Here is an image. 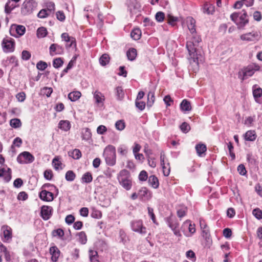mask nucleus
<instances>
[{
  "instance_id": "1",
  "label": "nucleus",
  "mask_w": 262,
  "mask_h": 262,
  "mask_svg": "<svg viewBox=\"0 0 262 262\" xmlns=\"http://www.w3.org/2000/svg\"><path fill=\"white\" fill-rule=\"evenodd\" d=\"M201 41V39L200 37L194 36L186 43V48L189 53L188 59L190 64L194 66H198L199 61H202L201 50L199 46Z\"/></svg>"
},
{
  "instance_id": "2",
  "label": "nucleus",
  "mask_w": 262,
  "mask_h": 262,
  "mask_svg": "<svg viewBox=\"0 0 262 262\" xmlns=\"http://www.w3.org/2000/svg\"><path fill=\"white\" fill-rule=\"evenodd\" d=\"M129 177V173L126 169L121 170L117 176L120 184L126 190H130L132 186V181Z\"/></svg>"
},
{
  "instance_id": "3",
  "label": "nucleus",
  "mask_w": 262,
  "mask_h": 262,
  "mask_svg": "<svg viewBox=\"0 0 262 262\" xmlns=\"http://www.w3.org/2000/svg\"><path fill=\"white\" fill-rule=\"evenodd\" d=\"M103 156L107 165L114 166L116 164V149L113 145L107 146L103 151Z\"/></svg>"
},
{
  "instance_id": "4",
  "label": "nucleus",
  "mask_w": 262,
  "mask_h": 262,
  "mask_svg": "<svg viewBox=\"0 0 262 262\" xmlns=\"http://www.w3.org/2000/svg\"><path fill=\"white\" fill-rule=\"evenodd\" d=\"M259 70V66L258 65L255 63L249 64L239 72V77L243 81L252 76L256 71Z\"/></svg>"
},
{
  "instance_id": "5",
  "label": "nucleus",
  "mask_w": 262,
  "mask_h": 262,
  "mask_svg": "<svg viewBox=\"0 0 262 262\" xmlns=\"http://www.w3.org/2000/svg\"><path fill=\"white\" fill-rule=\"evenodd\" d=\"M37 3L35 0H25L22 4L20 13L24 15H28L36 9Z\"/></svg>"
},
{
  "instance_id": "6",
  "label": "nucleus",
  "mask_w": 262,
  "mask_h": 262,
  "mask_svg": "<svg viewBox=\"0 0 262 262\" xmlns=\"http://www.w3.org/2000/svg\"><path fill=\"white\" fill-rule=\"evenodd\" d=\"M243 13L240 16L237 13H233L230 15L231 19L236 24L239 28H243L248 22L247 18V13L244 10H243Z\"/></svg>"
},
{
  "instance_id": "7",
  "label": "nucleus",
  "mask_w": 262,
  "mask_h": 262,
  "mask_svg": "<svg viewBox=\"0 0 262 262\" xmlns=\"http://www.w3.org/2000/svg\"><path fill=\"white\" fill-rule=\"evenodd\" d=\"M181 230L185 236L190 237L195 232V225L191 224L190 220H187L182 224Z\"/></svg>"
},
{
  "instance_id": "8",
  "label": "nucleus",
  "mask_w": 262,
  "mask_h": 262,
  "mask_svg": "<svg viewBox=\"0 0 262 262\" xmlns=\"http://www.w3.org/2000/svg\"><path fill=\"white\" fill-rule=\"evenodd\" d=\"M2 46L4 52H13L15 49L14 40L10 37H5L3 40Z\"/></svg>"
},
{
  "instance_id": "9",
  "label": "nucleus",
  "mask_w": 262,
  "mask_h": 262,
  "mask_svg": "<svg viewBox=\"0 0 262 262\" xmlns=\"http://www.w3.org/2000/svg\"><path fill=\"white\" fill-rule=\"evenodd\" d=\"M34 159V156L28 151H24L17 157V161L20 164L31 163Z\"/></svg>"
},
{
  "instance_id": "10",
  "label": "nucleus",
  "mask_w": 262,
  "mask_h": 262,
  "mask_svg": "<svg viewBox=\"0 0 262 262\" xmlns=\"http://www.w3.org/2000/svg\"><path fill=\"white\" fill-rule=\"evenodd\" d=\"M165 155L163 151H161L160 152V163L161 166L163 169V172L165 176H169L170 171V167L169 165V163L167 160L165 161Z\"/></svg>"
},
{
  "instance_id": "11",
  "label": "nucleus",
  "mask_w": 262,
  "mask_h": 262,
  "mask_svg": "<svg viewBox=\"0 0 262 262\" xmlns=\"http://www.w3.org/2000/svg\"><path fill=\"white\" fill-rule=\"evenodd\" d=\"M167 222L168 226L173 231V234L178 237H181L182 234L179 229V223L178 221L176 219L172 220L169 219Z\"/></svg>"
},
{
  "instance_id": "12",
  "label": "nucleus",
  "mask_w": 262,
  "mask_h": 262,
  "mask_svg": "<svg viewBox=\"0 0 262 262\" xmlns=\"http://www.w3.org/2000/svg\"><path fill=\"white\" fill-rule=\"evenodd\" d=\"M259 38V33L255 31L242 34L240 36L241 40L246 41H256L258 40Z\"/></svg>"
},
{
  "instance_id": "13",
  "label": "nucleus",
  "mask_w": 262,
  "mask_h": 262,
  "mask_svg": "<svg viewBox=\"0 0 262 262\" xmlns=\"http://www.w3.org/2000/svg\"><path fill=\"white\" fill-rule=\"evenodd\" d=\"M131 227L134 231L141 234H144L146 232V228L143 226L142 222L140 220L132 222Z\"/></svg>"
},
{
  "instance_id": "14",
  "label": "nucleus",
  "mask_w": 262,
  "mask_h": 262,
  "mask_svg": "<svg viewBox=\"0 0 262 262\" xmlns=\"http://www.w3.org/2000/svg\"><path fill=\"white\" fill-rule=\"evenodd\" d=\"M126 4L131 14H136L140 11L141 5L137 0H127Z\"/></svg>"
},
{
  "instance_id": "15",
  "label": "nucleus",
  "mask_w": 262,
  "mask_h": 262,
  "mask_svg": "<svg viewBox=\"0 0 262 262\" xmlns=\"http://www.w3.org/2000/svg\"><path fill=\"white\" fill-rule=\"evenodd\" d=\"M52 211L53 208L52 207L43 206L41 207L40 211L41 216L44 220H48L50 218Z\"/></svg>"
},
{
  "instance_id": "16",
  "label": "nucleus",
  "mask_w": 262,
  "mask_h": 262,
  "mask_svg": "<svg viewBox=\"0 0 262 262\" xmlns=\"http://www.w3.org/2000/svg\"><path fill=\"white\" fill-rule=\"evenodd\" d=\"M39 198L46 202H51L54 200L53 193L46 190H42L39 193Z\"/></svg>"
},
{
  "instance_id": "17",
  "label": "nucleus",
  "mask_w": 262,
  "mask_h": 262,
  "mask_svg": "<svg viewBox=\"0 0 262 262\" xmlns=\"http://www.w3.org/2000/svg\"><path fill=\"white\" fill-rule=\"evenodd\" d=\"M1 230L3 232L4 242H8L12 238V231L10 227L8 226H3Z\"/></svg>"
},
{
  "instance_id": "18",
  "label": "nucleus",
  "mask_w": 262,
  "mask_h": 262,
  "mask_svg": "<svg viewBox=\"0 0 262 262\" xmlns=\"http://www.w3.org/2000/svg\"><path fill=\"white\" fill-rule=\"evenodd\" d=\"M50 54L51 55L53 56L56 54H60L63 52V48L56 43L52 44L50 47Z\"/></svg>"
},
{
  "instance_id": "19",
  "label": "nucleus",
  "mask_w": 262,
  "mask_h": 262,
  "mask_svg": "<svg viewBox=\"0 0 262 262\" xmlns=\"http://www.w3.org/2000/svg\"><path fill=\"white\" fill-rule=\"evenodd\" d=\"M50 254L52 255V260L53 261H56L60 255V251L56 246L51 247L50 249Z\"/></svg>"
},
{
  "instance_id": "20",
  "label": "nucleus",
  "mask_w": 262,
  "mask_h": 262,
  "mask_svg": "<svg viewBox=\"0 0 262 262\" xmlns=\"http://www.w3.org/2000/svg\"><path fill=\"white\" fill-rule=\"evenodd\" d=\"M187 26L191 34L195 32V20L192 17H188L187 18Z\"/></svg>"
},
{
  "instance_id": "21",
  "label": "nucleus",
  "mask_w": 262,
  "mask_h": 262,
  "mask_svg": "<svg viewBox=\"0 0 262 262\" xmlns=\"http://www.w3.org/2000/svg\"><path fill=\"white\" fill-rule=\"evenodd\" d=\"M94 98L97 104L103 103L105 100L104 96L99 91H96L93 92Z\"/></svg>"
},
{
  "instance_id": "22",
  "label": "nucleus",
  "mask_w": 262,
  "mask_h": 262,
  "mask_svg": "<svg viewBox=\"0 0 262 262\" xmlns=\"http://www.w3.org/2000/svg\"><path fill=\"white\" fill-rule=\"evenodd\" d=\"M14 29L16 33L19 36H21L24 34L26 31V28L24 26L13 25L11 28V31Z\"/></svg>"
},
{
  "instance_id": "23",
  "label": "nucleus",
  "mask_w": 262,
  "mask_h": 262,
  "mask_svg": "<svg viewBox=\"0 0 262 262\" xmlns=\"http://www.w3.org/2000/svg\"><path fill=\"white\" fill-rule=\"evenodd\" d=\"M200 227L201 229L202 230V232L203 234V236L207 238L209 236V230L207 225L205 223V221L203 220H201L200 222Z\"/></svg>"
},
{
  "instance_id": "24",
  "label": "nucleus",
  "mask_w": 262,
  "mask_h": 262,
  "mask_svg": "<svg viewBox=\"0 0 262 262\" xmlns=\"http://www.w3.org/2000/svg\"><path fill=\"white\" fill-rule=\"evenodd\" d=\"M138 195L142 199H148L150 197V192L145 187H143L139 190Z\"/></svg>"
},
{
  "instance_id": "25",
  "label": "nucleus",
  "mask_w": 262,
  "mask_h": 262,
  "mask_svg": "<svg viewBox=\"0 0 262 262\" xmlns=\"http://www.w3.org/2000/svg\"><path fill=\"white\" fill-rule=\"evenodd\" d=\"M253 95L255 101L260 103L259 98L262 96V89L257 88L253 90Z\"/></svg>"
},
{
  "instance_id": "26",
  "label": "nucleus",
  "mask_w": 262,
  "mask_h": 262,
  "mask_svg": "<svg viewBox=\"0 0 262 262\" xmlns=\"http://www.w3.org/2000/svg\"><path fill=\"white\" fill-rule=\"evenodd\" d=\"M180 108L182 111H190L191 110L190 103L187 100L184 99L180 104Z\"/></svg>"
},
{
  "instance_id": "27",
  "label": "nucleus",
  "mask_w": 262,
  "mask_h": 262,
  "mask_svg": "<svg viewBox=\"0 0 262 262\" xmlns=\"http://www.w3.org/2000/svg\"><path fill=\"white\" fill-rule=\"evenodd\" d=\"M204 12L208 14H213L215 11L214 6L209 3H206L204 6Z\"/></svg>"
},
{
  "instance_id": "28",
  "label": "nucleus",
  "mask_w": 262,
  "mask_h": 262,
  "mask_svg": "<svg viewBox=\"0 0 262 262\" xmlns=\"http://www.w3.org/2000/svg\"><path fill=\"white\" fill-rule=\"evenodd\" d=\"M256 138V135L254 130H248L245 134V139L247 141H253Z\"/></svg>"
},
{
  "instance_id": "29",
  "label": "nucleus",
  "mask_w": 262,
  "mask_h": 262,
  "mask_svg": "<svg viewBox=\"0 0 262 262\" xmlns=\"http://www.w3.org/2000/svg\"><path fill=\"white\" fill-rule=\"evenodd\" d=\"M59 127L64 130L68 131L70 129L71 124L69 121L61 120L58 124Z\"/></svg>"
},
{
  "instance_id": "30",
  "label": "nucleus",
  "mask_w": 262,
  "mask_h": 262,
  "mask_svg": "<svg viewBox=\"0 0 262 262\" xmlns=\"http://www.w3.org/2000/svg\"><path fill=\"white\" fill-rule=\"evenodd\" d=\"M93 180V177L91 173L87 172L84 173L81 179V183H90Z\"/></svg>"
},
{
  "instance_id": "31",
  "label": "nucleus",
  "mask_w": 262,
  "mask_h": 262,
  "mask_svg": "<svg viewBox=\"0 0 262 262\" xmlns=\"http://www.w3.org/2000/svg\"><path fill=\"white\" fill-rule=\"evenodd\" d=\"M81 93L79 91H74L71 92L68 95V98L71 101H75L81 97Z\"/></svg>"
},
{
  "instance_id": "32",
  "label": "nucleus",
  "mask_w": 262,
  "mask_h": 262,
  "mask_svg": "<svg viewBox=\"0 0 262 262\" xmlns=\"http://www.w3.org/2000/svg\"><path fill=\"white\" fill-rule=\"evenodd\" d=\"M195 149L198 155L201 157L202 155L206 151V146L204 144H199L195 146Z\"/></svg>"
},
{
  "instance_id": "33",
  "label": "nucleus",
  "mask_w": 262,
  "mask_h": 262,
  "mask_svg": "<svg viewBox=\"0 0 262 262\" xmlns=\"http://www.w3.org/2000/svg\"><path fill=\"white\" fill-rule=\"evenodd\" d=\"M126 56L128 60L133 61L135 60L137 56V51L135 48L129 49L127 53Z\"/></svg>"
},
{
  "instance_id": "34",
  "label": "nucleus",
  "mask_w": 262,
  "mask_h": 262,
  "mask_svg": "<svg viewBox=\"0 0 262 262\" xmlns=\"http://www.w3.org/2000/svg\"><path fill=\"white\" fill-rule=\"evenodd\" d=\"M148 183L154 188H157L159 186L158 180L155 176H150L148 178Z\"/></svg>"
},
{
  "instance_id": "35",
  "label": "nucleus",
  "mask_w": 262,
  "mask_h": 262,
  "mask_svg": "<svg viewBox=\"0 0 262 262\" xmlns=\"http://www.w3.org/2000/svg\"><path fill=\"white\" fill-rule=\"evenodd\" d=\"M155 93L154 92L150 91L147 95V106L151 107L155 102Z\"/></svg>"
},
{
  "instance_id": "36",
  "label": "nucleus",
  "mask_w": 262,
  "mask_h": 262,
  "mask_svg": "<svg viewBox=\"0 0 262 262\" xmlns=\"http://www.w3.org/2000/svg\"><path fill=\"white\" fill-rule=\"evenodd\" d=\"M62 163L58 157H55L52 160V165L55 170L61 169Z\"/></svg>"
},
{
  "instance_id": "37",
  "label": "nucleus",
  "mask_w": 262,
  "mask_h": 262,
  "mask_svg": "<svg viewBox=\"0 0 262 262\" xmlns=\"http://www.w3.org/2000/svg\"><path fill=\"white\" fill-rule=\"evenodd\" d=\"M141 35V30L138 28L134 29L130 33L132 38L136 40L139 39L140 38Z\"/></svg>"
},
{
  "instance_id": "38",
  "label": "nucleus",
  "mask_w": 262,
  "mask_h": 262,
  "mask_svg": "<svg viewBox=\"0 0 262 262\" xmlns=\"http://www.w3.org/2000/svg\"><path fill=\"white\" fill-rule=\"evenodd\" d=\"M89 257L91 262H98V253L96 251L90 250Z\"/></svg>"
},
{
  "instance_id": "39",
  "label": "nucleus",
  "mask_w": 262,
  "mask_h": 262,
  "mask_svg": "<svg viewBox=\"0 0 262 262\" xmlns=\"http://www.w3.org/2000/svg\"><path fill=\"white\" fill-rule=\"evenodd\" d=\"M17 6L13 4H11V2L9 1L5 5V12L7 14H10L11 11Z\"/></svg>"
},
{
  "instance_id": "40",
  "label": "nucleus",
  "mask_w": 262,
  "mask_h": 262,
  "mask_svg": "<svg viewBox=\"0 0 262 262\" xmlns=\"http://www.w3.org/2000/svg\"><path fill=\"white\" fill-rule=\"evenodd\" d=\"M116 95L117 97V99L118 100H122L124 98V92L121 86H118L116 89Z\"/></svg>"
},
{
  "instance_id": "41",
  "label": "nucleus",
  "mask_w": 262,
  "mask_h": 262,
  "mask_svg": "<svg viewBox=\"0 0 262 262\" xmlns=\"http://www.w3.org/2000/svg\"><path fill=\"white\" fill-rule=\"evenodd\" d=\"M167 23L172 26H174L178 21V18L170 14H168L166 17Z\"/></svg>"
},
{
  "instance_id": "42",
  "label": "nucleus",
  "mask_w": 262,
  "mask_h": 262,
  "mask_svg": "<svg viewBox=\"0 0 262 262\" xmlns=\"http://www.w3.org/2000/svg\"><path fill=\"white\" fill-rule=\"evenodd\" d=\"M110 61V57L106 54H103L99 59V62L102 66L106 65Z\"/></svg>"
},
{
  "instance_id": "43",
  "label": "nucleus",
  "mask_w": 262,
  "mask_h": 262,
  "mask_svg": "<svg viewBox=\"0 0 262 262\" xmlns=\"http://www.w3.org/2000/svg\"><path fill=\"white\" fill-rule=\"evenodd\" d=\"M82 137L84 140H88L91 137V133L90 129L85 128L82 131Z\"/></svg>"
},
{
  "instance_id": "44",
  "label": "nucleus",
  "mask_w": 262,
  "mask_h": 262,
  "mask_svg": "<svg viewBox=\"0 0 262 262\" xmlns=\"http://www.w3.org/2000/svg\"><path fill=\"white\" fill-rule=\"evenodd\" d=\"M47 35V30L44 27H40L37 30V36L38 38H43Z\"/></svg>"
},
{
  "instance_id": "45",
  "label": "nucleus",
  "mask_w": 262,
  "mask_h": 262,
  "mask_svg": "<svg viewBox=\"0 0 262 262\" xmlns=\"http://www.w3.org/2000/svg\"><path fill=\"white\" fill-rule=\"evenodd\" d=\"M10 124L13 128H18L21 126V123L20 119L18 118L12 119L10 121Z\"/></svg>"
},
{
  "instance_id": "46",
  "label": "nucleus",
  "mask_w": 262,
  "mask_h": 262,
  "mask_svg": "<svg viewBox=\"0 0 262 262\" xmlns=\"http://www.w3.org/2000/svg\"><path fill=\"white\" fill-rule=\"evenodd\" d=\"M76 175L72 170L68 171L65 175L66 180L68 181L72 182L75 179Z\"/></svg>"
},
{
  "instance_id": "47",
  "label": "nucleus",
  "mask_w": 262,
  "mask_h": 262,
  "mask_svg": "<svg viewBox=\"0 0 262 262\" xmlns=\"http://www.w3.org/2000/svg\"><path fill=\"white\" fill-rule=\"evenodd\" d=\"M78 241L81 244H85L87 242V238L85 233L82 231L78 234Z\"/></svg>"
},
{
  "instance_id": "48",
  "label": "nucleus",
  "mask_w": 262,
  "mask_h": 262,
  "mask_svg": "<svg viewBox=\"0 0 262 262\" xmlns=\"http://www.w3.org/2000/svg\"><path fill=\"white\" fill-rule=\"evenodd\" d=\"M70 156L74 159H79L81 157V153L79 149H75L70 154Z\"/></svg>"
},
{
  "instance_id": "49",
  "label": "nucleus",
  "mask_w": 262,
  "mask_h": 262,
  "mask_svg": "<svg viewBox=\"0 0 262 262\" xmlns=\"http://www.w3.org/2000/svg\"><path fill=\"white\" fill-rule=\"evenodd\" d=\"M252 214L258 220L262 219V211L259 208L253 209Z\"/></svg>"
},
{
  "instance_id": "50",
  "label": "nucleus",
  "mask_w": 262,
  "mask_h": 262,
  "mask_svg": "<svg viewBox=\"0 0 262 262\" xmlns=\"http://www.w3.org/2000/svg\"><path fill=\"white\" fill-rule=\"evenodd\" d=\"M63 61L61 58H57L53 60V66L55 68H58L62 66Z\"/></svg>"
},
{
  "instance_id": "51",
  "label": "nucleus",
  "mask_w": 262,
  "mask_h": 262,
  "mask_svg": "<svg viewBox=\"0 0 262 262\" xmlns=\"http://www.w3.org/2000/svg\"><path fill=\"white\" fill-rule=\"evenodd\" d=\"M125 123L122 120L117 121L115 123V127H116V129L119 130H123L125 128Z\"/></svg>"
},
{
  "instance_id": "52",
  "label": "nucleus",
  "mask_w": 262,
  "mask_h": 262,
  "mask_svg": "<svg viewBox=\"0 0 262 262\" xmlns=\"http://www.w3.org/2000/svg\"><path fill=\"white\" fill-rule=\"evenodd\" d=\"M47 11L50 13H53L55 11V4L53 2H48L46 5Z\"/></svg>"
},
{
  "instance_id": "53",
  "label": "nucleus",
  "mask_w": 262,
  "mask_h": 262,
  "mask_svg": "<svg viewBox=\"0 0 262 262\" xmlns=\"http://www.w3.org/2000/svg\"><path fill=\"white\" fill-rule=\"evenodd\" d=\"M156 19L158 22H162L165 18V14L163 12L159 11L155 15Z\"/></svg>"
},
{
  "instance_id": "54",
  "label": "nucleus",
  "mask_w": 262,
  "mask_h": 262,
  "mask_svg": "<svg viewBox=\"0 0 262 262\" xmlns=\"http://www.w3.org/2000/svg\"><path fill=\"white\" fill-rule=\"evenodd\" d=\"M187 208L186 207H182L177 210V215L181 219L184 217L186 213L187 212Z\"/></svg>"
},
{
  "instance_id": "55",
  "label": "nucleus",
  "mask_w": 262,
  "mask_h": 262,
  "mask_svg": "<svg viewBox=\"0 0 262 262\" xmlns=\"http://www.w3.org/2000/svg\"><path fill=\"white\" fill-rule=\"evenodd\" d=\"M47 63L46 62L40 61L36 64V68L38 70L43 71L47 68Z\"/></svg>"
},
{
  "instance_id": "56",
  "label": "nucleus",
  "mask_w": 262,
  "mask_h": 262,
  "mask_svg": "<svg viewBox=\"0 0 262 262\" xmlns=\"http://www.w3.org/2000/svg\"><path fill=\"white\" fill-rule=\"evenodd\" d=\"M50 14L46 9L41 10L37 14V16L40 18H44L49 15Z\"/></svg>"
},
{
  "instance_id": "57",
  "label": "nucleus",
  "mask_w": 262,
  "mask_h": 262,
  "mask_svg": "<svg viewBox=\"0 0 262 262\" xmlns=\"http://www.w3.org/2000/svg\"><path fill=\"white\" fill-rule=\"evenodd\" d=\"M52 234L54 236H58L59 237H61L64 235V232L61 229H58L57 230H54L52 232Z\"/></svg>"
},
{
  "instance_id": "58",
  "label": "nucleus",
  "mask_w": 262,
  "mask_h": 262,
  "mask_svg": "<svg viewBox=\"0 0 262 262\" xmlns=\"http://www.w3.org/2000/svg\"><path fill=\"white\" fill-rule=\"evenodd\" d=\"M5 182H8L11 179V169L8 168L7 170H5V174L3 176Z\"/></svg>"
},
{
  "instance_id": "59",
  "label": "nucleus",
  "mask_w": 262,
  "mask_h": 262,
  "mask_svg": "<svg viewBox=\"0 0 262 262\" xmlns=\"http://www.w3.org/2000/svg\"><path fill=\"white\" fill-rule=\"evenodd\" d=\"M26 94L25 92H22L18 93L16 95V98L19 102H24L26 99Z\"/></svg>"
},
{
  "instance_id": "60",
  "label": "nucleus",
  "mask_w": 262,
  "mask_h": 262,
  "mask_svg": "<svg viewBox=\"0 0 262 262\" xmlns=\"http://www.w3.org/2000/svg\"><path fill=\"white\" fill-rule=\"evenodd\" d=\"M180 128L183 133H187L190 129V126L186 122H183L180 126Z\"/></svg>"
},
{
  "instance_id": "61",
  "label": "nucleus",
  "mask_w": 262,
  "mask_h": 262,
  "mask_svg": "<svg viewBox=\"0 0 262 262\" xmlns=\"http://www.w3.org/2000/svg\"><path fill=\"white\" fill-rule=\"evenodd\" d=\"M147 158L149 166L152 168L156 167L157 164L155 161V158L154 157H151L150 156H148V157H147Z\"/></svg>"
},
{
  "instance_id": "62",
  "label": "nucleus",
  "mask_w": 262,
  "mask_h": 262,
  "mask_svg": "<svg viewBox=\"0 0 262 262\" xmlns=\"http://www.w3.org/2000/svg\"><path fill=\"white\" fill-rule=\"evenodd\" d=\"M136 106L140 111H143L145 107V103L143 101H138L136 100Z\"/></svg>"
},
{
  "instance_id": "63",
  "label": "nucleus",
  "mask_w": 262,
  "mask_h": 262,
  "mask_svg": "<svg viewBox=\"0 0 262 262\" xmlns=\"http://www.w3.org/2000/svg\"><path fill=\"white\" fill-rule=\"evenodd\" d=\"M147 178L148 177L146 171L145 170H142L140 172L139 175V179L140 181H145L147 180Z\"/></svg>"
},
{
  "instance_id": "64",
  "label": "nucleus",
  "mask_w": 262,
  "mask_h": 262,
  "mask_svg": "<svg viewBox=\"0 0 262 262\" xmlns=\"http://www.w3.org/2000/svg\"><path fill=\"white\" fill-rule=\"evenodd\" d=\"M42 91L44 95H46L47 97H49L53 92V90L51 88L45 87L42 89Z\"/></svg>"
}]
</instances>
